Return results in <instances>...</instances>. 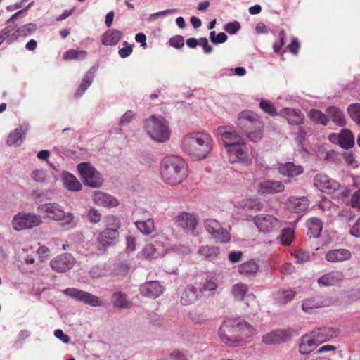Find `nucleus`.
<instances>
[{
    "mask_svg": "<svg viewBox=\"0 0 360 360\" xmlns=\"http://www.w3.org/2000/svg\"><path fill=\"white\" fill-rule=\"evenodd\" d=\"M309 117L312 121L317 124L326 125L328 122V117L319 110H311L309 113Z\"/></svg>",
    "mask_w": 360,
    "mask_h": 360,
    "instance_id": "48",
    "label": "nucleus"
},
{
    "mask_svg": "<svg viewBox=\"0 0 360 360\" xmlns=\"http://www.w3.org/2000/svg\"><path fill=\"white\" fill-rule=\"evenodd\" d=\"M349 117L360 126V103H354L347 108Z\"/></svg>",
    "mask_w": 360,
    "mask_h": 360,
    "instance_id": "50",
    "label": "nucleus"
},
{
    "mask_svg": "<svg viewBox=\"0 0 360 360\" xmlns=\"http://www.w3.org/2000/svg\"><path fill=\"white\" fill-rule=\"evenodd\" d=\"M88 55V52L84 50L70 49L63 54L65 60H81L84 59Z\"/></svg>",
    "mask_w": 360,
    "mask_h": 360,
    "instance_id": "46",
    "label": "nucleus"
},
{
    "mask_svg": "<svg viewBox=\"0 0 360 360\" xmlns=\"http://www.w3.org/2000/svg\"><path fill=\"white\" fill-rule=\"evenodd\" d=\"M28 129V124H23L11 131L7 138V145L9 146H20L22 143L23 139L25 138Z\"/></svg>",
    "mask_w": 360,
    "mask_h": 360,
    "instance_id": "23",
    "label": "nucleus"
},
{
    "mask_svg": "<svg viewBox=\"0 0 360 360\" xmlns=\"http://www.w3.org/2000/svg\"><path fill=\"white\" fill-rule=\"evenodd\" d=\"M328 114L330 116L333 121L340 127L345 125L346 122L345 115L340 109L335 106H330L327 109Z\"/></svg>",
    "mask_w": 360,
    "mask_h": 360,
    "instance_id": "42",
    "label": "nucleus"
},
{
    "mask_svg": "<svg viewBox=\"0 0 360 360\" xmlns=\"http://www.w3.org/2000/svg\"><path fill=\"white\" fill-rule=\"evenodd\" d=\"M37 26L35 23H27L18 28L11 34H9L8 42L17 40L20 37H26L33 34L37 30Z\"/></svg>",
    "mask_w": 360,
    "mask_h": 360,
    "instance_id": "31",
    "label": "nucleus"
},
{
    "mask_svg": "<svg viewBox=\"0 0 360 360\" xmlns=\"http://www.w3.org/2000/svg\"><path fill=\"white\" fill-rule=\"evenodd\" d=\"M293 255L296 263H304L308 262L311 257L309 252L305 250L297 251Z\"/></svg>",
    "mask_w": 360,
    "mask_h": 360,
    "instance_id": "54",
    "label": "nucleus"
},
{
    "mask_svg": "<svg viewBox=\"0 0 360 360\" xmlns=\"http://www.w3.org/2000/svg\"><path fill=\"white\" fill-rule=\"evenodd\" d=\"M67 295L88 304L93 307H98L101 305V301L99 297L85 291H82L76 288H67L64 291Z\"/></svg>",
    "mask_w": 360,
    "mask_h": 360,
    "instance_id": "16",
    "label": "nucleus"
},
{
    "mask_svg": "<svg viewBox=\"0 0 360 360\" xmlns=\"http://www.w3.org/2000/svg\"><path fill=\"white\" fill-rule=\"evenodd\" d=\"M169 43L170 46H172L174 48H176V49H179L184 46V39L182 36L176 35L175 37H172L169 39Z\"/></svg>",
    "mask_w": 360,
    "mask_h": 360,
    "instance_id": "60",
    "label": "nucleus"
},
{
    "mask_svg": "<svg viewBox=\"0 0 360 360\" xmlns=\"http://www.w3.org/2000/svg\"><path fill=\"white\" fill-rule=\"evenodd\" d=\"M122 32L116 29H110L101 36V42L105 46H115L122 39Z\"/></svg>",
    "mask_w": 360,
    "mask_h": 360,
    "instance_id": "32",
    "label": "nucleus"
},
{
    "mask_svg": "<svg viewBox=\"0 0 360 360\" xmlns=\"http://www.w3.org/2000/svg\"><path fill=\"white\" fill-rule=\"evenodd\" d=\"M197 298L196 290L193 286H188L182 292L181 303L183 305H189L195 301Z\"/></svg>",
    "mask_w": 360,
    "mask_h": 360,
    "instance_id": "41",
    "label": "nucleus"
},
{
    "mask_svg": "<svg viewBox=\"0 0 360 360\" xmlns=\"http://www.w3.org/2000/svg\"><path fill=\"white\" fill-rule=\"evenodd\" d=\"M238 271L243 276H255L259 271V265L254 259H251L241 264Z\"/></svg>",
    "mask_w": 360,
    "mask_h": 360,
    "instance_id": "37",
    "label": "nucleus"
},
{
    "mask_svg": "<svg viewBox=\"0 0 360 360\" xmlns=\"http://www.w3.org/2000/svg\"><path fill=\"white\" fill-rule=\"evenodd\" d=\"M351 253L346 249H336L328 251L326 255V259L330 262H340L349 259Z\"/></svg>",
    "mask_w": 360,
    "mask_h": 360,
    "instance_id": "34",
    "label": "nucleus"
},
{
    "mask_svg": "<svg viewBox=\"0 0 360 360\" xmlns=\"http://www.w3.org/2000/svg\"><path fill=\"white\" fill-rule=\"evenodd\" d=\"M118 235V231H116V229H110V227H107L100 233L97 238V240L99 245L105 249L117 239Z\"/></svg>",
    "mask_w": 360,
    "mask_h": 360,
    "instance_id": "27",
    "label": "nucleus"
},
{
    "mask_svg": "<svg viewBox=\"0 0 360 360\" xmlns=\"http://www.w3.org/2000/svg\"><path fill=\"white\" fill-rule=\"evenodd\" d=\"M345 302L347 304L360 300V288H352L345 292Z\"/></svg>",
    "mask_w": 360,
    "mask_h": 360,
    "instance_id": "49",
    "label": "nucleus"
},
{
    "mask_svg": "<svg viewBox=\"0 0 360 360\" xmlns=\"http://www.w3.org/2000/svg\"><path fill=\"white\" fill-rule=\"evenodd\" d=\"M145 127L150 137L157 141L164 142L169 138L168 124L161 116H151L146 120Z\"/></svg>",
    "mask_w": 360,
    "mask_h": 360,
    "instance_id": "5",
    "label": "nucleus"
},
{
    "mask_svg": "<svg viewBox=\"0 0 360 360\" xmlns=\"http://www.w3.org/2000/svg\"><path fill=\"white\" fill-rule=\"evenodd\" d=\"M290 334L285 330H274L262 336V341L266 345L281 344L287 341Z\"/></svg>",
    "mask_w": 360,
    "mask_h": 360,
    "instance_id": "18",
    "label": "nucleus"
},
{
    "mask_svg": "<svg viewBox=\"0 0 360 360\" xmlns=\"http://www.w3.org/2000/svg\"><path fill=\"white\" fill-rule=\"evenodd\" d=\"M286 33L283 29L278 32V41L274 44L273 49L275 53H279L285 43Z\"/></svg>",
    "mask_w": 360,
    "mask_h": 360,
    "instance_id": "53",
    "label": "nucleus"
},
{
    "mask_svg": "<svg viewBox=\"0 0 360 360\" xmlns=\"http://www.w3.org/2000/svg\"><path fill=\"white\" fill-rule=\"evenodd\" d=\"M93 200L96 205L108 207H116L119 204L115 198L101 191L94 192Z\"/></svg>",
    "mask_w": 360,
    "mask_h": 360,
    "instance_id": "30",
    "label": "nucleus"
},
{
    "mask_svg": "<svg viewBox=\"0 0 360 360\" xmlns=\"http://www.w3.org/2000/svg\"><path fill=\"white\" fill-rule=\"evenodd\" d=\"M319 345L315 338L312 336L311 333L308 335L302 336L299 349L302 354H308L312 352L316 346Z\"/></svg>",
    "mask_w": 360,
    "mask_h": 360,
    "instance_id": "33",
    "label": "nucleus"
},
{
    "mask_svg": "<svg viewBox=\"0 0 360 360\" xmlns=\"http://www.w3.org/2000/svg\"><path fill=\"white\" fill-rule=\"evenodd\" d=\"M278 172L287 177L293 178L303 173V167L300 165H295L289 162L279 164L278 167Z\"/></svg>",
    "mask_w": 360,
    "mask_h": 360,
    "instance_id": "26",
    "label": "nucleus"
},
{
    "mask_svg": "<svg viewBox=\"0 0 360 360\" xmlns=\"http://www.w3.org/2000/svg\"><path fill=\"white\" fill-rule=\"evenodd\" d=\"M307 235L310 238L319 237L323 229L322 222L317 218H311L307 221Z\"/></svg>",
    "mask_w": 360,
    "mask_h": 360,
    "instance_id": "36",
    "label": "nucleus"
},
{
    "mask_svg": "<svg viewBox=\"0 0 360 360\" xmlns=\"http://www.w3.org/2000/svg\"><path fill=\"white\" fill-rule=\"evenodd\" d=\"M156 252L155 246L152 244H147L141 253V257L144 259H150Z\"/></svg>",
    "mask_w": 360,
    "mask_h": 360,
    "instance_id": "55",
    "label": "nucleus"
},
{
    "mask_svg": "<svg viewBox=\"0 0 360 360\" xmlns=\"http://www.w3.org/2000/svg\"><path fill=\"white\" fill-rule=\"evenodd\" d=\"M123 45L124 47L120 49L118 53L121 58H125L131 54L133 48L127 41H124Z\"/></svg>",
    "mask_w": 360,
    "mask_h": 360,
    "instance_id": "58",
    "label": "nucleus"
},
{
    "mask_svg": "<svg viewBox=\"0 0 360 360\" xmlns=\"http://www.w3.org/2000/svg\"><path fill=\"white\" fill-rule=\"evenodd\" d=\"M32 178L37 182L43 183L46 180V172L42 169H35L31 174Z\"/></svg>",
    "mask_w": 360,
    "mask_h": 360,
    "instance_id": "57",
    "label": "nucleus"
},
{
    "mask_svg": "<svg viewBox=\"0 0 360 360\" xmlns=\"http://www.w3.org/2000/svg\"><path fill=\"white\" fill-rule=\"evenodd\" d=\"M88 219L91 223H98L101 220V214L94 208H91L88 212Z\"/></svg>",
    "mask_w": 360,
    "mask_h": 360,
    "instance_id": "61",
    "label": "nucleus"
},
{
    "mask_svg": "<svg viewBox=\"0 0 360 360\" xmlns=\"http://www.w3.org/2000/svg\"><path fill=\"white\" fill-rule=\"evenodd\" d=\"M204 224L206 231L217 242L226 243L230 241L229 232L224 229L217 220L207 219L204 221Z\"/></svg>",
    "mask_w": 360,
    "mask_h": 360,
    "instance_id": "11",
    "label": "nucleus"
},
{
    "mask_svg": "<svg viewBox=\"0 0 360 360\" xmlns=\"http://www.w3.org/2000/svg\"><path fill=\"white\" fill-rule=\"evenodd\" d=\"M170 358L174 360H188L191 356L179 349H175L169 354Z\"/></svg>",
    "mask_w": 360,
    "mask_h": 360,
    "instance_id": "56",
    "label": "nucleus"
},
{
    "mask_svg": "<svg viewBox=\"0 0 360 360\" xmlns=\"http://www.w3.org/2000/svg\"><path fill=\"white\" fill-rule=\"evenodd\" d=\"M42 223L41 216L34 213L20 212L13 219L15 230L21 231L39 226Z\"/></svg>",
    "mask_w": 360,
    "mask_h": 360,
    "instance_id": "8",
    "label": "nucleus"
},
{
    "mask_svg": "<svg viewBox=\"0 0 360 360\" xmlns=\"http://www.w3.org/2000/svg\"><path fill=\"white\" fill-rule=\"evenodd\" d=\"M107 226L110 229H116V231H118L120 227V221L115 216H109L107 219Z\"/></svg>",
    "mask_w": 360,
    "mask_h": 360,
    "instance_id": "62",
    "label": "nucleus"
},
{
    "mask_svg": "<svg viewBox=\"0 0 360 360\" xmlns=\"http://www.w3.org/2000/svg\"><path fill=\"white\" fill-rule=\"evenodd\" d=\"M198 253L207 259L213 260L217 258L219 250L217 247L205 245L199 248Z\"/></svg>",
    "mask_w": 360,
    "mask_h": 360,
    "instance_id": "43",
    "label": "nucleus"
},
{
    "mask_svg": "<svg viewBox=\"0 0 360 360\" xmlns=\"http://www.w3.org/2000/svg\"><path fill=\"white\" fill-rule=\"evenodd\" d=\"M253 221L259 230L264 233H270L278 230L281 222L271 214H259L253 218Z\"/></svg>",
    "mask_w": 360,
    "mask_h": 360,
    "instance_id": "13",
    "label": "nucleus"
},
{
    "mask_svg": "<svg viewBox=\"0 0 360 360\" xmlns=\"http://www.w3.org/2000/svg\"><path fill=\"white\" fill-rule=\"evenodd\" d=\"M329 140L333 143H338L342 148L348 149L354 145V136L347 129H344L340 134H331Z\"/></svg>",
    "mask_w": 360,
    "mask_h": 360,
    "instance_id": "17",
    "label": "nucleus"
},
{
    "mask_svg": "<svg viewBox=\"0 0 360 360\" xmlns=\"http://www.w3.org/2000/svg\"><path fill=\"white\" fill-rule=\"evenodd\" d=\"M78 171L85 184L91 187H99L103 184V179L99 172L89 162H82L77 165Z\"/></svg>",
    "mask_w": 360,
    "mask_h": 360,
    "instance_id": "9",
    "label": "nucleus"
},
{
    "mask_svg": "<svg viewBox=\"0 0 360 360\" xmlns=\"http://www.w3.org/2000/svg\"><path fill=\"white\" fill-rule=\"evenodd\" d=\"M187 169L186 162L179 156H166L160 164L161 178L167 184L178 185L187 176Z\"/></svg>",
    "mask_w": 360,
    "mask_h": 360,
    "instance_id": "2",
    "label": "nucleus"
},
{
    "mask_svg": "<svg viewBox=\"0 0 360 360\" xmlns=\"http://www.w3.org/2000/svg\"><path fill=\"white\" fill-rule=\"evenodd\" d=\"M332 306H340V303L338 300L330 297H311L302 302V309L304 312L311 313L315 309Z\"/></svg>",
    "mask_w": 360,
    "mask_h": 360,
    "instance_id": "12",
    "label": "nucleus"
},
{
    "mask_svg": "<svg viewBox=\"0 0 360 360\" xmlns=\"http://www.w3.org/2000/svg\"><path fill=\"white\" fill-rule=\"evenodd\" d=\"M351 205L354 208L360 209V190L356 191L352 196Z\"/></svg>",
    "mask_w": 360,
    "mask_h": 360,
    "instance_id": "64",
    "label": "nucleus"
},
{
    "mask_svg": "<svg viewBox=\"0 0 360 360\" xmlns=\"http://www.w3.org/2000/svg\"><path fill=\"white\" fill-rule=\"evenodd\" d=\"M137 229L143 234L149 235L155 230L154 221L149 218L146 221H137L135 222Z\"/></svg>",
    "mask_w": 360,
    "mask_h": 360,
    "instance_id": "44",
    "label": "nucleus"
},
{
    "mask_svg": "<svg viewBox=\"0 0 360 360\" xmlns=\"http://www.w3.org/2000/svg\"><path fill=\"white\" fill-rule=\"evenodd\" d=\"M297 295L296 291L293 290H278L275 296V299L277 302L280 304H285L292 301L295 295Z\"/></svg>",
    "mask_w": 360,
    "mask_h": 360,
    "instance_id": "40",
    "label": "nucleus"
},
{
    "mask_svg": "<svg viewBox=\"0 0 360 360\" xmlns=\"http://www.w3.org/2000/svg\"><path fill=\"white\" fill-rule=\"evenodd\" d=\"M226 152L230 163H238L246 167L251 165L252 163V155L250 154L248 146L244 141L227 148Z\"/></svg>",
    "mask_w": 360,
    "mask_h": 360,
    "instance_id": "6",
    "label": "nucleus"
},
{
    "mask_svg": "<svg viewBox=\"0 0 360 360\" xmlns=\"http://www.w3.org/2000/svg\"><path fill=\"white\" fill-rule=\"evenodd\" d=\"M312 336L317 341L318 344L326 342L331 338L337 337L340 331L338 328L332 327L317 328L311 332Z\"/></svg>",
    "mask_w": 360,
    "mask_h": 360,
    "instance_id": "20",
    "label": "nucleus"
},
{
    "mask_svg": "<svg viewBox=\"0 0 360 360\" xmlns=\"http://www.w3.org/2000/svg\"><path fill=\"white\" fill-rule=\"evenodd\" d=\"M235 329L238 335L239 345H241L245 339L252 336L255 333L254 328L247 322L239 319H233Z\"/></svg>",
    "mask_w": 360,
    "mask_h": 360,
    "instance_id": "21",
    "label": "nucleus"
},
{
    "mask_svg": "<svg viewBox=\"0 0 360 360\" xmlns=\"http://www.w3.org/2000/svg\"><path fill=\"white\" fill-rule=\"evenodd\" d=\"M38 212L45 219L61 221L63 226H71L74 217L70 212H65L63 207L56 202H47L39 205Z\"/></svg>",
    "mask_w": 360,
    "mask_h": 360,
    "instance_id": "4",
    "label": "nucleus"
},
{
    "mask_svg": "<svg viewBox=\"0 0 360 360\" xmlns=\"http://www.w3.org/2000/svg\"><path fill=\"white\" fill-rule=\"evenodd\" d=\"M176 222L179 226L188 230L195 229L198 224L195 215L187 212L180 213L176 217Z\"/></svg>",
    "mask_w": 360,
    "mask_h": 360,
    "instance_id": "29",
    "label": "nucleus"
},
{
    "mask_svg": "<svg viewBox=\"0 0 360 360\" xmlns=\"http://www.w3.org/2000/svg\"><path fill=\"white\" fill-rule=\"evenodd\" d=\"M259 107L264 112L271 116H276L278 115L274 104L271 101L262 99L259 103Z\"/></svg>",
    "mask_w": 360,
    "mask_h": 360,
    "instance_id": "52",
    "label": "nucleus"
},
{
    "mask_svg": "<svg viewBox=\"0 0 360 360\" xmlns=\"http://www.w3.org/2000/svg\"><path fill=\"white\" fill-rule=\"evenodd\" d=\"M314 186L322 192L327 193H334L340 191V193L343 196L348 195V191L344 186L334 179L329 178L325 174H318L314 178Z\"/></svg>",
    "mask_w": 360,
    "mask_h": 360,
    "instance_id": "7",
    "label": "nucleus"
},
{
    "mask_svg": "<svg viewBox=\"0 0 360 360\" xmlns=\"http://www.w3.org/2000/svg\"><path fill=\"white\" fill-rule=\"evenodd\" d=\"M96 68L91 67L88 72L85 74L82 83L79 86L77 91L75 93V98L81 96L88 87L91 84L93 79L95 77Z\"/></svg>",
    "mask_w": 360,
    "mask_h": 360,
    "instance_id": "35",
    "label": "nucleus"
},
{
    "mask_svg": "<svg viewBox=\"0 0 360 360\" xmlns=\"http://www.w3.org/2000/svg\"><path fill=\"white\" fill-rule=\"evenodd\" d=\"M243 255L241 251H232L228 255V259L231 263H236L241 260Z\"/></svg>",
    "mask_w": 360,
    "mask_h": 360,
    "instance_id": "63",
    "label": "nucleus"
},
{
    "mask_svg": "<svg viewBox=\"0 0 360 360\" xmlns=\"http://www.w3.org/2000/svg\"><path fill=\"white\" fill-rule=\"evenodd\" d=\"M213 140L210 135L204 132H193L182 140L184 151L193 160H202L207 157L212 150Z\"/></svg>",
    "mask_w": 360,
    "mask_h": 360,
    "instance_id": "1",
    "label": "nucleus"
},
{
    "mask_svg": "<svg viewBox=\"0 0 360 360\" xmlns=\"http://www.w3.org/2000/svg\"><path fill=\"white\" fill-rule=\"evenodd\" d=\"M309 202L308 199L304 197H290L286 202L287 209L290 212L295 213H300L306 211L309 207Z\"/></svg>",
    "mask_w": 360,
    "mask_h": 360,
    "instance_id": "24",
    "label": "nucleus"
},
{
    "mask_svg": "<svg viewBox=\"0 0 360 360\" xmlns=\"http://www.w3.org/2000/svg\"><path fill=\"white\" fill-rule=\"evenodd\" d=\"M140 291L143 296L156 298L163 292V288L158 281H150L142 285Z\"/></svg>",
    "mask_w": 360,
    "mask_h": 360,
    "instance_id": "25",
    "label": "nucleus"
},
{
    "mask_svg": "<svg viewBox=\"0 0 360 360\" xmlns=\"http://www.w3.org/2000/svg\"><path fill=\"white\" fill-rule=\"evenodd\" d=\"M237 124L251 141L257 142L263 136L264 123L255 112L244 110L240 112Z\"/></svg>",
    "mask_w": 360,
    "mask_h": 360,
    "instance_id": "3",
    "label": "nucleus"
},
{
    "mask_svg": "<svg viewBox=\"0 0 360 360\" xmlns=\"http://www.w3.org/2000/svg\"><path fill=\"white\" fill-rule=\"evenodd\" d=\"M217 132L220 135L226 149L244 141L243 138L236 133L232 127H219L217 128Z\"/></svg>",
    "mask_w": 360,
    "mask_h": 360,
    "instance_id": "14",
    "label": "nucleus"
},
{
    "mask_svg": "<svg viewBox=\"0 0 360 360\" xmlns=\"http://www.w3.org/2000/svg\"><path fill=\"white\" fill-rule=\"evenodd\" d=\"M75 263V259L72 255L64 253L51 259L50 266L53 271L63 273L72 269Z\"/></svg>",
    "mask_w": 360,
    "mask_h": 360,
    "instance_id": "15",
    "label": "nucleus"
},
{
    "mask_svg": "<svg viewBox=\"0 0 360 360\" xmlns=\"http://www.w3.org/2000/svg\"><path fill=\"white\" fill-rule=\"evenodd\" d=\"M240 29V25L238 21L229 22L224 27V30L230 34H236Z\"/></svg>",
    "mask_w": 360,
    "mask_h": 360,
    "instance_id": "59",
    "label": "nucleus"
},
{
    "mask_svg": "<svg viewBox=\"0 0 360 360\" xmlns=\"http://www.w3.org/2000/svg\"><path fill=\"white\" fill-rule=\"evenodd\" d=\"M294 239V231L290 228L284 229L281 234V242L284 245H290Z\"/></svg>",
    "mask_w": 360,
    "mask_h": 360,
    "instance_id": "51",
    "label": "nucleus"
},
{
    "mask_svg": "<svg viewBox=\"0 0 360 360\" xmlns=\"http://www.w3.org/2000/svg\"><path fill=\"white\" fill-rule=\"evenodd\" d=\"M111 302L112 304L120 309H128L131 307V302L127 299V295L122 292H115L112 294Z\"/></svg>",
    "mask_w": 360,
    "mask_h": 360,
    "instance_id": "38",
    "label": "nucleus"
},
{
    "mask_svg": "<svg viewBox=\"0 0 360 360\" xmlns=\"http://www.w3.org/2000/svg\"><path fill=\"white\" fill-rule=\"evenodd\" d=\"M344 279V275L338 271L328 272L318 279V283L320 286H333L341 283Z\"/></svg>",
    "mask_w": 360,
    "mask_h": 360,
    "instance_id": "22",
    "label": "nucleus"
},
{
    "mask_svg": "<svg viewBox=\"0 0 360 360\" xmlns=\"http://www.w3.org/2000/svg\"><path fill=\"white\" fill-rule=\"evenodd\" d=\"M218 284L217 278L214 276H209L206 278L205 281L199 288V290L200 292H204L205 291H212L216 290Z\"/></svg>",
    "mask_w": 360,
    "mask_h": 360,
    "instance_id": "47",
    "label": "nucleus"
},
{
    "mask_svg": "<svg viewBox=\"0 0 360 360\" xmlns=\"http://www.w3.org/2000/svg\"><path fill=\"white\" fill-rule=\"evenodd\" d=\"M221 340L228 346H239L238 335L236 332L233 319L225 321L219 330Z\"/></svg>",
    "mask_w": 360,
    "mask_h": 360,
    "instance_id": "10",
    "label": "nucleus"
},
{
    "mask_svg": "<svg viewBox=\"0 0 360 360\" xmlns=\"http://www.w3.org/2000/svg\"><path fill=\"white\" fill-rule=\"evenodd\" d=\"M248 292V287L243 283H238L233 285L231 292L235 300L241 301Z\"/></svg>",
    "mask_w": 360,
    "mask_h": 360,
    "instance_id": "45",
    "label": "nucleus"
},
{
    "mask_svg": "<svg viewBox=\"0 0 360 360\" xmlns=\"http://www.w3.org/2000/svg\"><path fill=\"white\" fill-rule=\"evenodd\" d=\"M280 114L288 120L290 124L300 125L304 122V116L299 110L286 108L283 109Z\"/></svg>",
    "mask_w": 360,
    "mask_h": 360,
    "instance_id": "28",
    "label": "nucleus"
},
{
    "mask_svg": "<svg viewBox=\"0 0 360 360\" xmlns=\"http://www.w3.org/2000/svg\"><path fill=\"white\" fill-rule=\"evenodd\" d=\"M63 181L65 187L70 191H79L82 189V184L75 176L69 172L63 174Z\"/></svg>",
    "mask_w": 360,
    "mask_h": 360,
    "instance_id": "39",
    "label": "nucleus"
},
{
    "mask_svg": "<svg viewBox=\"0 0 360 360\" xmlns=\"http://www.w3.org/2000/svg\"><path fill=\"white\" fill-rule=\"evenodd\" d=\"M285 190L284 184L280 181L264 180L258 184V193L261 194H275Z\"/></svg>",
    "mask_w": 360,
    "mask_h": 360,
    "instance_id": "19",
    "label": "nucleus"
}]
</instances>
